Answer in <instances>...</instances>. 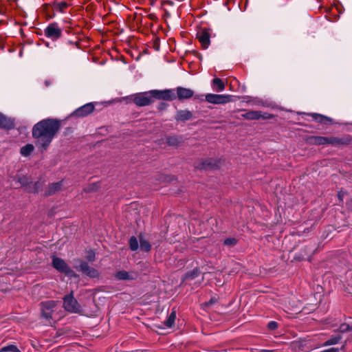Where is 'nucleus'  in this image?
<instances>
[{
    "instance_id": "aec40b11",
    "label": "nucleus",
    "mask_w": 352,
    "mask_h": 352,
    "mask_svg": "<svg viewBox=\"0 0 352 352\" xmlns=\"http://www.w3.org/2000/svg\"><path fill=\"white\" fill-rule=\"evenodd\" d=\"M175 319L176 311L175 310H172L171 313L168 315L167 319L164 322V324L166 327L170 328L173 326Z\"/></svg>"
},
{
    "instance_id": "7c9ffc66",
    "label": "nucleus",
    "mask_w": 352,
    "mask_h": 352,
    "mask_svg": "<svg viewBox=\"0 0 352 352\" xmlns=\"http://www.w3.org/2000/svg\"><path fill=\"white\" fill-rule=\"evenodd\" d=\"M17 182L22 186L26 188V190L28 191V187L30 185L28 179L26 177H20L18 178Z\"/></svg>"
},
{
    "instance_id": "c9c22d12",
    "label": "nucleus",
    "mask_w": 352,
    "mask_h": 352,
    "mask_svg": "<svg viewBox=\"0 0 352 352\" xmlns=\"http://www.w3.org/2000/svg\"><path fill=\"white\" fill-rule=\"evenodd\" d=\"M60 11L63 12L64 9H65L67 7V3L65 1L60 2L57 4Z\"/></svg>"
},
{
    "instance_id": "c85d7f7f",
    "label": "nucleus",
    "mask_w": 352,
    "mask_h": 352,
    "mask_svg": "<svg viewBox=\"0 0 352 352\" xmlns=\"http://www.w3.org/2000/svg\"><path fill=\"white\" fill-rule=\"evenodd\" d=\"M180 142L179 138L177 136H170L166 138V143L169 146H177Z\"/></svg>"
},
{
    "instance_id": "ea45409f",
    "label": "nucleus",
    "mask_w": 352,
    "mask_h": 352,
    "mask_svg": "<svg viewBox=\"0 0 352 352\" xmlns=\"http://www.w3.org/2000/svg\"><path fill=\"white\" fill-rule=\"evenodd\" d=\"M344 193L342 192H339L338 194V199H340V201H342L343 200V197H344Z\"/></svg>"
},
{
    "instance_id": "393cba45",
    "label": "nucleus",
    "mask_w": 352,
    "mask_h": 352,
    "mask_svg": "<svg viewBox=\"0 0 352 352\" xmlns=\"http://www.w3.org/2000/svg\"><path fill=\"white\" fill-rule=\"evenodd\" d=\"M34 147L32 144H28L21 148V154L23 156H28L34 151Z\"/></svg>"
},
{
    "instance_id": "f704fd0d",
    "label": "nucleus",
    "mask_w": 352,
    "mask_h": 352,
    "mask_svg": "<svg viewBox=\"0 0 352 352\" xmlns=\"http://www.w3.org/2000/svg\"><path fill=\"white\" fill-rule=\"evenodd\" d=\"M86 258L90 261L93 262L96 258V254L95 252L92 250H90L87 252V255L86 256Z\"/></svg>"
},
{
    "instance_id": "9b49d317",
    "label": "nucleus",
    "mask_w": 352,
    "mask_h": 352,
    "mask_svg": "<svg viewBox=\"0 0 352 352\" xmlns=\"http://www.w3.org/2000/svg\"><path fill=\"white\" fill-rule=\"evenodd\" d=\"M197 38L201 44L203 48L207 49L210 43V34L206 30H202L197 32Z\"/></svg>"
},
{
    "instance_id": "72a5a7b5",
    "label": "nucleus",
    "mask_w": 352,
    "mask_h": 352,
    "mask_svg": "<svg viewBox=\"0 0 352 352\" xmlns=\"http://www.w3.org/2000/svg\"><path fill=\"white\" fill-rule=\"evenodd\" d=\"M236 243H237V241L234 238L226 239L223 242L224 245H228V246H234L236 244Z\"/></svg>"
},
{
    "instance_id": "a878e982",
    "label": "nucleus",
    "mask_w": 352,
    "mask_h": 352,
    "mask_svg": "<svg viewBox=\"0 0 352 352\" xmlns=\"http://www.w3.org/2000/svg\"><path fill=\"white\" fill-rule=\"evenodd\" d=\"M41 186V184L38 182H30L29 186L28 187V191L30 192H37L39 191Z\"/></svg>"
},
{
    "instance_id": "c756f323",
    "label": "nucleus",
    "mask_w": 352,
    "mask_h": 352,
    "mask_svg": "<svg viewBox=\"0 0 352 352\" xmlns=\"http://www.w3.org/2000/svg\"><path fill=\"white\" fill-rule=\"evenodd\" d=\"M129 246L132 251H136L139 248L138 240L135 236H131L129 239Z\"/></svg>"
},
{
    "instance_id": "a211bd4d",
    "label": "nucleus",
    "mask_w": 352,
    "mask_h": 352,
    "mask_svg": "<svg viewBox=\"0 0 352 352\" xmlns=\"http://www.w3.org/2000/svg\"><path fill=\"white\" fill-rule=\"evenodd\" d=\"M308 141L314 145H324L327 144V137L311 136L309 138Z\"/></svg>"
},
{
    "instance_id": "37998d69",
    "label": "nucleus",
    "mask_w": 352,
    "mask_h": 352,
    "mask_svg": "<svg viewBox=\"0 0 352 352\" xmlns=\"http://www.w3.org/2000/svg\"><path fill=\"white\" fill-rule=\"evenodd\" d=\"M187 276H189V277H191V278H193L195 277L194 276V272H192L191 274H188Z\"/></svg>"
},
{
    "instance_id": "4c0bfd02",
    "label": "nucleus",
    "mask_w": 352,
    "mask_h": 352,
    "mask_svg": "<svg viewBox=\"0 0 352 352\" xmlns=\"http://www.w3.org/2000/svg\"><path fill=\"white\" fill-rule=\"evenodd\" d=\"M321 352H340L338 348H331L326 350H324Z\"/></svg>"
},
{
    "instance_id": "c03bdc74",
    "label": "nucleus",
    "mask_w": 352,
    "mask_h": 352,
    "mask_svg": "<svg viewBox=\"0 0 352 352\" xmlns=\"http://www.w3.org/2000/svg\"><path fill=\"white\" fill-rule=\"evenodd\" d=\"M351 331H352V325H351Z\"/></svg>"
},
{
    "instance_id": "ddd939ff",
    "label": "nucleus",
    "mask_w": 352,
    "mask_h": 352,
    "mask_svg": "<svg viewBox=\"0 0 352 352\" xmlns=\"http://www.w3.org/2000/svg\"><path fill=\"white\" fill-rule=\"evenodd\" d=\"M309 116L313 118V120L322 124H332L333 123V120L331 118L322 114L312 113H310Z\"/></svg>"
},
{
    "instance_id": "39448f33",
    "label": "nucleus",
    "mask_w": 352,
    "mask_h": 352,
    "mask_svg": "<svg viewBox=\"0 0 352 352\" xmlns=\"http://www.w3.org/2000/svg\"><path fill=\"white\" fill-rule=\"evenodd\" d=\"M241 117L245 120H254L259 119H271L272 118V115L269 114L267 113H263L260 111H249L245 113L241 114Z\"/></svg>"
},
{
    "instance_id": "e433bc0d",
    "label": "nucleus",
    "mask_w": 352,
    "mask_h": 352,
    "mask_svg": "<svg viewBox=\"0 0 352 352\" xmlns=\"http://www.w3.org/2000/svg\"><path fill=\"white\" fill-rule=\"evenodd\" d=\"M267 326L270 329L274 330L277 328V323L274 321H271L268 323Z\"/></svg>"
},
{
    "instance_id": "2eb2a0df",
    "label": "nucleus",
    "mask_w": 352,
    "mask_h": 352,
    "mask_svg": "<svg viewBox=\"0 0 352 352\" xmlns=\"http://www.w3.org/2000/svg\"><path fill=\"white\" fill-rule=\"evenodd\" d=\"M212 89L217 92L222 91L225 89V83L219 78H214L211 82Z\"/></svg>"
},
{
    "instance_id": "bb28decb",
    "label": "nucleus",
    "mask_w": 352,
    "mask_h": 352,
    "mask_svg": "<svg viewBox=\"0 0 352 352\" xmlns=\"http://www.w3.org/2000/svg\"><path fill=\"white\" fill-rule=\"evenodd\" d=\"M344 144L342 139L335 137H327V144L338 145Z\"/></svg>"
},
{
    "instance_id": "412c9836",
    "label": "nucleus",
    "mask_w": 352,
    "mask_h": 352,
    "mask_svg": "<svg viewBox=\"0 0 352 352\" xmlns=\"http://www.w3.org/2000/svg\"><path fill=\"white\" fill-rule=\"evenodd\" d=\"M342 337L340 335L332 336L329 340L322 344V346H327L336 344L340 341Z\"/></svg>"
},
{
    "instance_id": "f03ea898",
    "label": "nucleus",
    "mask_w": 352,
    "mask_h": 352,
    "mask_svg": "<svg viewBox=\"0 0 352 352\" xmlns=\"http://www.w3.org/2000/svg\"><path fill=\"white\" fill-rule=\"evenodd\" d=\"M63 307L70 313L80 314L82 312V307L74 297L72 292L63 298Z\"/></svg>"
},
{
    "instance_id": "1a4fd4ad",
    "label": "nucleus",
    "mask_w": 352,
    "mask_h": 352,
    "mask_svg": "<svg viewBox=\"0 0 352 352\" xmlns=\"http://www.w3.org/2000/svg\"><path fill=\"white\" fill-rule=\"evenodd\" d=\"M61 33V29L56 23L48 25L45 30V35L53 40L60 38Z\"/></svg>"
},
{
    "instance_id": "423d86ee",
    "label": "nucleus",
    "mask_w": 352,
    "mask_h": 352,
    "mask_svg": "<svg viewBox=\"0 0 352 352\" xmlns=\"http://www.w3.org/2000/svg\"><path fill=\"white\" fill-rule=\"evenodd\" d=\"M94 110V104L91 102L87 103L85 105L76 109L72 113V116L76 117V118L85 117V116L89 115L91 113H92Z\"/></svg>"
},
{
    "instance_id": "0eeeda50",
    "label": "nucleus",
    "mask_w": 352,
    "mask_h": 352,
    "mask_svg": "<svg viewBox=\"0 0 352 352\" xmlns=\"http://www.w3.org/2000/svg\"><path fill=\"white\" fill-rule=\"evenodd\" d=\"M78 269L90 278H97L99 276L98 271L95 268L90 267L85 261H81Z\"/></svg>"
},
{
    "instance_id": "79ce46f5",
    "label": "nucleus",
    "mask_w": 352,
    "mask_h": 352,
    "mask_svg": "<svg viewBox=\"0 0 352 352\" xmlns=\"http://www.w3.org/2000/svg\"><path fill=\"white\" fill-rule=\"evenodd\" d=\"M253 104H256V105H261V104H263V102L257 100L254 101Z\"/></svg>"
},
{
    "instance_id": "9d476101",
    "label": "nucleus",
    "mask_w": 352,
    "mask_h": 352,
    "mask_svg": "<svg viewBox=\"0 0 352 352\" xmlns=\"http://www.w3.org/2000/svg\"><path fill=\"white\" fill-rule=\"evenodd\" d=\"M52 265L58 271L65 273V274H69L72 272L67 263L60 258L54 256L52 258Z\"/></svg>"
},
{
    "instance_id": "cd10ccee",
    "label": "nucleus",
    "mask_w": 352,
    "mask_h": 352,
    "mask_svg": "<svg viewBox=\"0 0 352 352\" xmlns=\"http://www.w3.org/2000/svg\"><path fill=\"white\" fill-rule=\"evenodd\" d=\"M0 352H21L16 345L10 344L2 347Z\"/></svg>"
},
{
    "instance_id": "f8f14e48",
    "label": "nucleus",
    "mask_w": 352,
    "mask_h": 352,
    "mask_svg": "<svg viewBox=\"0 0 352 352\" xmlns=\"http://www.w3.org/2000/svg\"><path fill=\"white\" fill-rule=\"evenodd\" d=\"M176 91L177 98L179 100L189 99L194 96V91L192 89L182 87H178Z\"/></svg>"
},
{
    "instance_id": "6ab92c4d",
    "label": "nucleus",
    "mask_w": 352,
    "mask_h": 352,
    "mask_svg": "<svg viewBox=\"0 0 352 352\" xmlns=\"http://www.w3.org/2000/svg\"><path fill=\"white\" fill-rule=\"evenodd\" d=\"M61 186H62L61 182H56V183L51 184L48 187V189L46 192V195H51L56 193V192H58V190H60Z\"/></svg>"
},
{
    "instance_id": "dca6fc26",
    "label": "nucleus",
    "mask_w": 352,
    "mask_h": 352,
    "mask_svg": "<svg viewBox=\"0 0 352 352\" xmlns=\"http://www.w3.org/2000/svg\"><path fill=\"white\" fill-rule=\"evenodd\" d=\"M192 117V113L188 110H179L177 112L175 118L177 120L186 121L190 120Z\"/></svg>"
},
{
    "instance_id": "f257e3e1",
    "label": "nucleus",
    "mask_w": 352,
    "mask_h": 352,
    "mask_svg": "<svg viewBox=\"0 0 352 352\" xmlns=\"http://www.w3.org/2000/svg\"><path fill=\"white\" fill-rule=\"evenodd\" d=\"M60 127L56 119H44L36 123L32 128V136L36 140L37 146L46 150Z\"/></svg>"
},
{
    "instance_id": "58836bf2",
    "label": "nucleus",
    "mask_w": 352,
    "mask_h": 352,
    "mask_svg": "<svg viewBox=\"0 0 352 352\" xmlns=\"http://www.w3.org/2000/svg\"><path fill=\"white\" fill-rule=\"evenodd\" d=\"M204 97H205V95H195V99H197L200 101H203L204 100Z\"/></svg>"
},
{
    "instance_id": "473e14b6",
    "label": "nucleus",
    "mask_w": 352,
    "mask_h": 352,
    "mask_svg": "<svg viewBox=\"0 0 352 352\" xmlns=\"http://www.w3.org/2000/svg\"><path fill=\"white\" fill-rule=\"evenodd\" d=\"M338 331L342 333H345L351 331V326L345 323L340 324Z\"/></svg>"
},
{
    "instance_id": "2f4dec72",
    "label": "nucleus",
    "mask_w": 352,
    "mask_h": 352,
    "mask_svg": "<svg viewBox=\"0 0 352 352\" xmlns=\"http://www.w3.org/2000/svg\"><path fill=\"white\" fill-rule=\"evenodd\" d=\"M148 94L152 100L153 98L162 99V91L152 90Z\"/></svg>"
},
{
    "instance_id": "5701e85b",
    "label": "nucleus",
    "mask_w": 352,
    "mask_h": 352,
    "mask_svg": "<svg viewBox=\"0 0 352 352\" xmlns=\"http://www.w3.org/2000/svg\"><path fill=\"white\" fill-rule=\"evenodd\" d=\"M176 98L172 90L166 89L162 91V99L166 100H172Z\"/></svg>"
},
{
    "instance_id": "6e6552de",
    "label": "nucleus",
    "mask_w": 352,
    "mask_h": 352,
    "mask_svg": "<svg viewBox=\"0 0 352 352\" xmlns=\"http://www.w3.org/2000/svg\"><path fill=\"white\" fill-rule=\"evenodd\" d=\"M133 101L139 107L147 106L153 102L148 92L136 94L134 96Z\"/></svg>"
},
{
    "instance_id": "7ed1b4c3",
    "label": "nucleus",
    "mask_w": 352,
    "mask_h": 352,
    "mask_svg": "<svg viewBox=\"0 0 352 352\" xmlns=\"http://www.w3.org/2000/svg\"><path fill=\"white\" fill-rule=\"evenodd\" d=\"M58 302L55 300H47L41 303L42 316L50 320L54 318V313L57 307Z\"/></svg>"
},
{
    "instance_id": "4be33fe9",
    "label": "nucleus",
    "mask_w": 352,
    "mask_h": 352,
    "mask_svg": "<svg viewBox=\"0 0 352 352\" xmlns=\"http://www.w3.org/2000/svg\"><path fill=\"white\" fill-rule=\"evenodd\" d=\"M115 278L118 280H129L133 278L129 273L124 270L116 272L115 274Z\"/></svg>"
},
{
    "instance_id": "4468645a",
    "label": "nucleus",
    "mask_w": 352,
    "mask_h": 352,
    "mask_svg": "<svg viewBox=\"0 0 352 352\" xmlns=\"http://www.w3.org/2000/svg\"><path fill=\"white\" fill-rule=\"evenodd\" d=\"M0 127L10 129L14 127V120L0 113Z\"/></svg>"
},
{
    "instance_id": "b1692460",
    "label": "nucleus",
    "mask_w": 352,
    "mask_h": 352,
    "mask_svg": "<svg viewBox=\"0 0 352 352\" xmlns=\"http://www.w3.org/2000/svg\"><path fill=\"white\" fill-rule=\"evenodd\" d=\"M216 166H217V162L214 160L209 159L203 162L201 168H213Z\"/></svg>"
},
{
    "instance_id": "20e7f679",
    "label": "nucleus",
    "mask_w": 352,
    "mask_h": 352,
    "mask_svg": "<svg viewBox=\"0 0 352 352\" xmlns=\"http://www.w3.org/2000/svg\"><path fill=\"white\" fill-rule=\"evenodd\" d=\"M232 96L227 94H207L205 95V100L214 104H224L231 102Z\"/></svg>"
},
{
    "instance_id": "a19ab883",
    "label": "nucleus",
    "mask_w": 352,
    "mask_h": 352,
    "mask_svg": "<svg viewBox=\"0 0 352 352\" xmlns=\"http://www.w3.org/2000/svg\"><path fill=\"white\" fill-rule=\"evenodd\" d=\"M259 352H278L276 350L261 349Z\"/></svg>"
},
{
    "instance_id": "f3484780",
    "label": "nucleus",
    "mask_w": 352,
    "mask_h": 352,
    "mask_svg": "<svg viewBox=\"0 0 352 352\" xmlns=\"http://www.w3.org/2000/svg\"><path fill=\"white\" fill-rule=\"evenodd\" d=\"M139 239L140 250L146 252H149L151 249V245L149 241H148L142 234L139 235Z\"/></svg>"
}]
</instances>
